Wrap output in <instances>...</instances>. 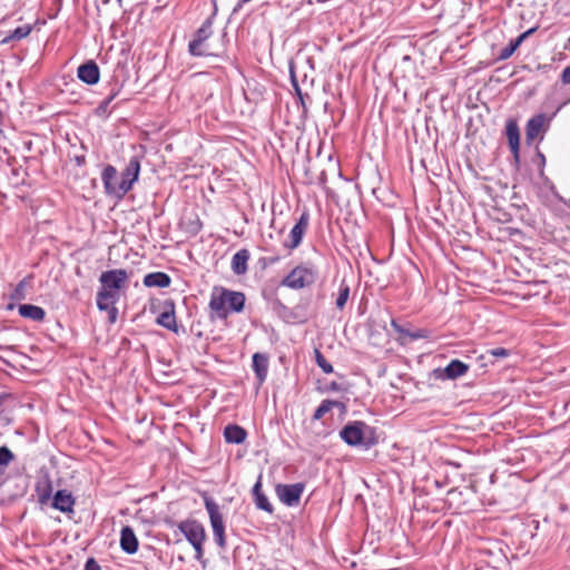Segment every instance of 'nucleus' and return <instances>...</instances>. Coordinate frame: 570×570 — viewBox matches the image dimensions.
Wrapping results in <instances>:
<instances>
[{"label":"nucleus","instance_id":"f257e3e1","mask_svg":"<svg viewBox=\"0 0 570 570\" xmlns=\"http://www.w3.org/2000/svg\"><path fill=\"white\" fill-rule=\"evenodd\" d=\"M246 297L242 292L215 288L209 301V308L218 318H226L230 313L244 309Z\"/></svg>","mask_w":570,"mask_h":570},{"label":"nucleus","instance_id":"f03ea898","mask_svg":"<svg viewBox=\"0 0 570 570\" xmlns=\"http://www.w3.org/2000/svg\"><path fill=\"white\" fill-rule=\"evenodd\" d=\"M129 274L126 269L117 268L102 272L99 277L100 288L96 301H119V291L126 287Z\"/></svg>","mask_w":570,"mask_h":570},{"label":"nucleus","instance_id":"7ed1b4c3","mask_svg":"<svg viewBox=\"0 0 570 570\" xmlns=\"http://www.w3.org/2000/svg\"><path fill=\"white\" fill-rule=\"evenodd\" d=\"M340 438L350 446H362L366 450L377 443L374 436V429L363 421L347 423L341 431Z\"/></svg>","mask_w":570,"mask_h":570},{"label":"nucleus","instance_id":"20e7f679","mask_svg":"<svg viewBox=\"0 0 570 570\" xmlns=\"http://www.w3.org/2000/svg\"><path fill=\"white\" fill-rule=\"evenodd\" d=\"M317 278V271L311 264H301L294 267L281 282V285L291 289H303L312 286Z\"/></svg>","mask_w":570,"mask_h":570},{"label":"nucleus","instance_id":"39448f33","mask_svg":"<svg viewBox=\"0 0 570 570\" xmlns=\"http://www.w3.org/2000/svg\"><path fill=\"white\" fill-rule=\"evenodd\" d=\"M179 531L195 550V559L202 561L204 557V543L206 541V531L204 525L197 520H184L178 523Z\"/></svg>","mask_w":570,"mask_h":570},{"label":"nucleus","instance_id":"423d86ee","mask_svg":"<svg viewBox=\"0 0 570 570\" xmlns=\"http://www.w3.org/2000/svg\"><path fill=\"white\" fill-rule=\"evenodd\" d=\"M204 505L209 515L210 527L213 529V535L215 543L220 549H226V534L224 518L220 512L218 503L209 497L207 493L203 494Z\"/></svg>","mask_w":570,"mask_h":570},{"label":"nucleus","instance_id":"0eeeda50","mask_svg":"<svg viewBox=\"0 0 570 570\" xmlns=\"http://www.w3.org/2000/svg\"><path fill=\"white\" fill-rule=\"evenodd\" d=\"M213 35V18L208 17L196 30L193 40L188 43V52L193 57H206L210 53L205 48V42Z\"/></svg>","mask_w":570,"mask_h":570},{"label":"nucleus","instance_id":"6e6552de","mask_svg":"<svg viewBox=\"0 0 570 570\" xmlns=\"http://www.w3.org/2000/svg\"><path fill=\"white\" fill-rule=\"evenodd\" d=\"M304 490L305 484L301 482L293 484L279 483L275 487V493L278 500L287 507L298 505Z\"/></svg>","mask_w":570,"mask_h":570},{"label":"nucleus","instance_id":"1a4fd4ad","mask_svg":"<svg viewBox=\"0 0 570 570\" xmlns=\"http://www.w3.org/2000/svg\"><path fill=\"white\" fill-rule=\"evenodd\" d=\"M470 366L455 358L452 360L445 367H438L433 370V377L435 380L445 381V380H456L463 375H465L469 371Z\"/></svg>","mask_w":570,"mask_h":570},{"label":"nucleus","instance_id":"9d476101","mask_svg":"<svg viewBox=\"0 0 570 570\" xmlns=\"http://www.w3.org/2000/svg\"><path fill=\"white\" fill-rule=\"evenodd\" d=\"M101 180L107 195H112L118 198H122L126 195L125 191L118 190V188H120V178L118 177L117 169L112 165L105 166L101 173Z\"/></svg>","mask_w":570,"mask_h":570},{"label":"nucleus","instance_id":"9b49d317","mask_svg":"<svg viewBox=\"0 0 570 570\" xmlns=\"http://www.w3.org/2000/svg\"><path fill=\"white\" fill-rule=\"evenodd\" d=\"M139 171L140 161L138 157L134 156L129 159L125 170L121 173L120 188H118V190L127 194L132 188L134 183L138 179Z\"/></svg>","mask_w":570,"mask_h":570},{"label":"nucleus","instance_id":"f8f14e48","mask_svg":"<svg viewBox=\"0 0 570 570\" xmlns=\"http://www.w3.org/2000/svg\"><path fill=\"white\" fill-rule=\"evenodd\" d=\"M551 118L546 114H538L531 117L525 125L527 140H534L541 132L548 130Z\"/></svg>","mask_w":570,"mask_h":570},{"label":"nucleus","instance_id":"ddd939ff","mask_svg":"<svg viewBox=\"0 0 570 570\" xmlns=\"http://www.w3.org/2000/svg\"><path fill=\"white\" fill-rule=\"evenodd\" d=\"M309 222V215L307 212H304L296 224L293 226L289 233V243H285V247L289 249L297 248L303 239L304 234L307 230Z\"/></svg>","mask_w":570,"mask_h":570},{"label":"nucleus","instance_id":"4468645a","mask_svg":"<svg viewBox=\"0 0 570 570\" xmlns=\"http://www.w3.org/2000/svg\"><path fill=\"white\" fill-rule=\"evenodd\" d=\"M77 76L86 85L94 86L100 79L99 67L94 60H88L78 67Z\"/></svg>","mask_w":570,"mask_h":570},{"label":"nucleus","instance_id":"2eb2a0df","mask_svg":"<svg viewBox=\"0 0 570 570\" xmlns=\"http://www.w3.org/2000/svg\"><path fill=\"white\" fill-rule=\"evenodd\" d=\"M156 323L166 330L178 333V326L175 315V305L171 301L165 303L164 311L157 316Z\"/></svg>","mask_w":570,"mask_h":570},{"label":"nucleus","instance_id":"dca6fc26","mask_svg":"<svg viewBox=\"0 0 570 570\" xmlns=\"http://www.w3.org/2000/svg\"><path fill=\"white\" fill-rule=\"evenodd\" d=\"M75 498L67 490H58L53 495L52 507L63 513L73 512Z\"/></svg>","mask_w":570,"mask_h":570},{"label":"nucleus","instance_id":"f3484780","mask_svg":"<svg viewBox=\"0 0 570 570\" xmlns=\"http://www.w3.org/2000/svg\"><path fill=\"white\" fill-rule=\"evenodd\" d=\"M120 548L127 554H134L138 550V539L129 525L124 527L120 531Z\"/></svg>","mask_w":570,"mask_h":570},{"label":"nucleus","instance_id":"a211bd4d","mask_svg":"<svg viewBox=\"0 0 570 570\" xmlns=\"http://www.w3.org/2000/svg\"><path fill=\"white\" fill-rule=\"evenodd\" d=\"M250 258V253L247 248H242L237 250L233 257L230 263V268L235 275H244L248 269V261Z\"/></svg>","mask_w":570,"mask_h":570},{"label":"nucleus","instance_id":"6ab92c4d","mask_svg":"<svg viewBox=\"0 0 570 570\" xmlns=\"http://www.w3.org/2000/svg\"><path fill=\"white\" fill-rule=\"evenodd\" d=\"M253 499L257 509L268 513H273L274 508L269 502L267 495L262 491V475L258 476L256 483L252 489Z\"/></svg>","mask_w":570,"mask_h":570},{"label":"nucleus","instance_id":"aec40b11","mask_svg":"<svg viewBox=\"0 0 570 570\" xmlns=\"http://www.w3.org/2000/svg\"><path fill=\"white\" fill-rule=\"evenodd\" d=\"M253 371L259 384L266 381L268 373V356L263 353L253 355Z\"/></svg>","mask_w":570,"mask_h":570},{"label":"nucleus","instance_id":"412c9836","mask_svg":"<svg viewBox=\"0 0 570 570\" xmlns=\"http://www.w3.org/2000/svg\"><path fill=\"white\" fill-rule=\"evenodd\" d=\"M507 137L515 163H519L520 132L514 121L507 125Z\"/></svg>","mask_w":570,"mask_h":570},{"label":"nucleus","instance_id":"4be33fe9","mask_svg":"<svg viewBox=\"0 0 570 570\" xmlns=\"http://www.w3.org/2000/svg\"><path fill=\"white\" fill-rule=\"evenodd\" d=\"M142 283L146 287L165 288L170 285L171 278L164 272H154L145 275Z\"/></svg>","mask_w":570,"mask_h":570},{"label":"nucleus","instance_id":"5701e85b","mask_svg":"<svg viewBox=\"0 0 570 570\" xmlns=\"http://www.w3.org/2000/svg\"><path fill=\"white\" fill-rule=\"evenodd\" d=\"M19 315L33 322H42L46 317V311L37 305L21 304L18 307Z\"/></svg>","mask_w":570,"mask_h":570},{"label":"nucleus","instance_id":"b1692460","mask_svg":"<svg viewBox=\"0 0 570 570\" xmlns=\"http://www.w3.org/2000/svg\"><path fill=\"white\" fill-rule=\"evenodd\" d=\"M247 432L244 428L236 424H228L224 429V438L227 443L240 444L245 441Z\"/></svg>","mask_w":570,"mask_h":570},{"label":"nucleus","instance_id":"393cba45","mask_svg":"<svg viewBox=\"0 0 570 570\" xmlns=\"http://www.w3.org/2000/svg\"><path fill=\"white\" fill-rule=\"evenodd\" d=\"M32 31L31 24H23L20 27H17L10 33L1 41V43H9L11 41L21 40L27 38Z\"/></svg>","mask_w":570,"mask_h":570},{"label":"nucleus","instance_id":"a878e982","mask_svg":"<svg viewBox=\"0 0 570 570\" xmlns=\"http://www.w3.org/2000/svg\"><path fill=\"white\" fill-rule=\"evenodd\" d=\"M117 302L118 301H96L98 309L108 313V321L111 324L116 323L118 318V308L116 307Z\"/></svg>","mask_w":570,"mask_h":570},{"label":"nucleus","instance_id":"bb28decb","mask_svg":"<svg viewBox=\"0 0 570 570\" xmlns=\"http://www.w3.org/2000/svg\"><path fill=\"white\" fill-rule=\"evenodd\" d=\"M341 405L338 401L333 400H324L322 403L317 406L313 414V420L317 421L321 420L327 412H330L333 407Z\"/></svg>","mask_w":570,"mask_h":570},{"label":"nucleus","instance_id":"cd10ccee","mask_svg":"<svg viewBox=\"0 0 570 570\" xmlns=\"http://www.w3.org/2000/svg\"><path fill=\"white\" fill-rule=\"evenodd\" d=\"M350 297V286L342 282L338 288V295L335 301V305L338 309H343L346 305V302Z\"/></svg>","mask_w":570,"mask_h":570},{"label":"nucleus","instance_id":"c85d7f7f","mask_svg":"<svg viewBox=\"0 0 570 570\" xmlns=\"http://www.w3.org/2000/svg\"><path fill=\"white\" fill-rule=\"evenodd\" d=\"M291 82L293 86V89L299 100L301 106L303 107V110L306 111V101L305 99H311L307 94H303L302 89L299 88L298 81L295 77V73L293 69L291 68Z\"/></svg>","mask_w":570,"mask_h":570},{"label":"nucleus","instance_id":"c756f323","mask_svg":"<svg viewBox=\"0 0 570 570\" xmlns=\"http://www.w3.org/2000/svg\"><path fill=\"white\" fill-rule=\"evenodd\" d=\"M315 362L326 374L333 373V365L325 358L322 352L317 348L314 350Z\"/></svg>","mask_w":570,"mask_h":570},{"label":"nucleus","instance_id":"7c9ffc66","mask_svg":"<svg viewBox=\"0 0 570 570\" xmlns=\"http://www.w3.org/2000/svg\"><path fill=\"white\" fill-rule=\"evenodd\" d=\"M14 460V454L8 446H0V468L8 466Z\"/></svg>","mask_w":570,"mask_h":570},{"label":"nucleus","instance_id":"2f4dec72","mask_svg":"<svg viewBox=\"0 0 570 570\" xmlns=\"http://www.w3.org/2000/svg\"><path fill=\"white\" fill-rule=\"evenodd\" d=\"M124 82H120L118 80H114L109 83V94L107 95L106 99L109 101H112L122 90Z\"/></svg>","mask_w":570,"mask_h":570},{"label":"nucleus","instance_id":"473e14b6","mask_svg":"<svg viewBox=\"0 0 570 570\" xmlns=\"http://www.w3.org/2000/svg\"><path fill=\"white\" fill-rule=\"evenodd\" d=\"M391 325L395 330V332H397L400 334L407 335L412 340H419V338L425 337V335H423L421 332L410 333V332L405 331L395 320H392Z\"/></svg>","mask_w":570,"mask_h":570},{"label":"nucleus","instance_id":"72a5a7b5","mask_svg":"<svg viewBox=\"0 0 570 570\" xmlns=\"http://www.w3.org/2000/svg\"><path fill=\"white\" fill-rule=\"evenodd\" d=\"M518 48L510 41V43L502 48L497 57L498 61H503L509 59L517 50Z\"/></svg>","mask_w":570,"mask_h":570},{"label":"nucleus","instance_id":"f704fd0d","mask_svg":"<svg viewBox=\"0 0 570 570\" xmlns=\"http://www.w3.org/2000/svg\"><path fill=\"white\" fill-rule=\"evenodd\" d=\"M110 104H111V101H109L108 99L105 98L96 108V115L99 117L109 116L110 115V110H109Z\"/></svg>","mask_w":570,"mask_h":570},{"label":"nucleus","instance_id":"c9c22d12","mask_svg":"<svg viewBox=\"0 0 570 570\" xmlns=\"http://www.w3.org/2000/svg\"><path fill=\"white\" fill-rule=\"evenodd\" d=\"M488 353L494 357H508L511 354L510 350L504 347L491 348Z\"/></svg>","mask_w":570,"mask_h":570},{"label":"nucleus","instance_id":"e433bc0d","mask_svg":"<svg viewBox=\"0 0 570 570\" xmlns=\"http://www.w3.org/2000/svg\"><path fill=\"white\" fill-rule=\"evenodd\" d=\"M24 287L26 283L24 281H21L14 288V292L12 294V298L14 299H21L24 297Z\"/></svg>","mask_w":570,"mask_h":570},{"label":"nucleus","instance_id":"4c0bfd02","mask_svg":"<svg viewBox=\"0 0 570 570\" xmlns=\"http://www.w3.org/2000/svg\"><path fill=\"white\" fill-rule=\"evenodd\" d=\"M85 570H101V567L94 558H89L85 563Z\"/></svg>","mask_w":570,"mask_h":570},{"label":"nucleus","instance_id":"58836bf2","mask_svg":"<svg viewBox=\"0 0 570 570\" xmlns=\"http://www.w3.org/2000/svg\"><path fill=\"white\" fill-rule=\"evenodd\" d=\"M561 81L563 83H570V66L563 69L561 73Z\"/></svg>","mask_w":570,"mask_h":570},{"label":"nucleus","instance_id":"ea45409f","mask_svg":"<svg viewBox=\"0 0 570 570\" xmlns=\"http://www.w3.org/2000/svg\"><path fill=\"white\" fill-rule=\"evenodd\" d=\"M535 30H537V28H535V27H534V28H530V29H528L527 31L522 32V33L520 35V38L524 41V40H527V39H528L532 33H534V32H535Z\"/></svg>","mask_w":570,"mask_h":570},{"label":"nucleus","instance_id":"a19ab883","mask_svg":"<svg viewBox=\"0 0 570 570\" xmlns=\"http://www.w3.org/2000/svg\"><path fill=\"white\" fill-rule=\"evenodd\" d=\"M328 390L330 391H334V392H340L342 390V386L341 384L336 383V382H332L330 385H328Z\"/></svg>","mask_w":570,"mask_h":570},{"label":"nucleus","instance_id":"79ce46f5","mask_svg":"<svg viewBox=\"0 0 570 570\" xmlns=\"http://www.w3.org/2000/svg\"><path fill=\"white\" fill-rule=\"evenodd\" d=\"M277 261H278V257H277V256H275V257H268V258H264V264H265V265H273V264H275Z\"/></svg>","mask_w":570,"mask_h":570},{"label":"nucleus","instance_id":"37998d69","mask_svg":"<svg viewBox=\"0 0 570 570\" xmlns=\"http://www.w3.org/2000/svg\"><path fill=\"white\" fill-rule=\"evenodd\" d=\"M511 41H512V43H513L517 48H519V47L522 45V42H523V40L520 38V36H518L515 39H513V40H511Z\"/></svg>","mask_w":570,"mask_h":570},{"label":"nucleus","instance_id":"c03bdc74","mask_svg":"<svg viewBox=\"0 0 570 570\" xmlns=\"http://www.w3.org/2000/svg\"><path fill=\"white\" fill-rule=\"evenodd\" d=\"M539 160H541L542 165H544L546 158H544L543 154H541V153H539Z\"/></svg>","mask_w":570,"mask_h":570},{"label":"nucleus","instance_id":"a18cd8bd","mask_svg":"<svg viewBox=\"0 0 570 570\" xmlns=\"http://www.w3.org/2000/svg\"><path fill=\"white\" fill-rule=\"evenodd\" d=\"M539 160H541L542 165H544L546 158H544L543 154H541V153H539Z\"/></svg>","mask_w":570,"mask_h":570},{"label":"nucleus","instance_id":"49530a36","mask_svg":"<svg viewBox=\"0 0 570 570\" xmlns=\"http://www.w3.org/2000/svg\"><path fill=\"white\" fill-rule=\"evenodd\" d=\"M0 350H10V351H12L13 346H2V345H0Z\"/></svg>","mask_w":570,"mask_h":570}]
</instances>
